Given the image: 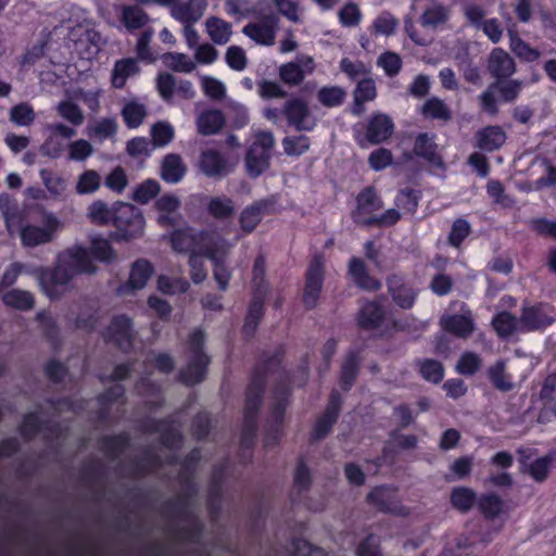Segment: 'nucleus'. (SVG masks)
Masks as SVG:
<instances>
[{
  "label": "nucleus",
  "instance_id": "64",
  "mask_svg": "<svg viewBox=\"0 0 556 556\" xmlns=\"http://www.w3.org/2000/svg\"><path fill=\"white\" fill-rule=\"evenodd\" d=\"M39 175L45 187L53 197H61L65 192L66 182L61 176L47 168L40 169Z\"/></svg>",
  "mask_w": 556,
  "mask_h": 556
},
{
  "label": "nucleus",
  "instance_id": "17",
  "mask_svg": "<svg viewBox=\"0 0 556 556\" xmlns=\"http://www.w3.org/2000/svg\"><path fill=\"white\" fill-rule=\"evenodd\" d=\"M486 70L494 77L495 81H504L506 77L515 74L517 63L511 54L503 50V48H493L488 58Z\"/></svg>",
  "mask_w": 556,
  "mask_h": 556
},
{
  "label": "nucleus",
  "instance_id": "1",
  "mask_svg": "<svg viewBox=\"0 0 556 556\" xmlns=\"http://www.w3.org/2000/svg\"><path fill=\"white\" fill-rule=\"evenodd\" d=\"M201 460V450L193 447L180 462L179 481L185 488V492L176 500L167 501L163 504L164 510L182 519L193 520L188 527L179 528L176 531L178 539L187 542H198L203 535L204 527L202 522L195 519L189 511L191 500L197 495L198 489L193 480L194 471Z\"/></svg>",
  "mask_w": 556,
  "mask_h": 556
},
{
  "label": "nucleus",
  "instance_id": "28",
  "mask_svg": "<svg viewBox=\"0 0 556 556\" xmlns=\"http://www.w3.org/2000/svg\"><path fill=\"white\" fill-rule=\"evenodd\" d=\"M413 152L416 156H421L427 160V162H430V164H433V166H439V168H443L444 166V161L441 155H439L434 137H431L428 132H421L416 137Z\"/></svg>",
  "mask_w": 556,
  "mask_h": 556
},
{
  "label": "nucleus",
  "instance_id": "20",
  "mask_svg": "<svg viewBox=\"0 0 556 556\" xmlns=\"http://www.w3.org/2000/svg\"><path fill=\"white\" fill-rule=\"evenodd\" d=\"M199 167L210 178H222L230 173L229 162L225 154L214 149L201 152Z\"/></svg>",
  "mask_w": 556,
  "mask_h": 556
},
{
  "label": "nucleus",
  "instance_id": "2",
  "mask_svg": "<svg viewBox=\"0 0 556 556\" xmlns=\"http://www.w3.org/2000/svg\"><path fill=\"white\" fill-rule=\"evenodd\" d=\"M278 367V352L258 361L252 369L245 391L243 407V425L240 435V445L243 448H252L255 443L258 424L257 418L263 404L264 393L269 374Z\"/></svg>",
  "mask_w": 556,
  "mask_h": 556
},
{
  "label": "nucleus",
  "instance_id": "52",
  "mask_svg": "<svg viewBox=\"0 0 556 556\" xmlns=\"http://www.w3.org/2000/svg\"><path fill=\"white\" fill-rule=\"evenodd\" d=\"M203 14V8L192 2L180 3L174 7L172 15L184 25L197 23Z\"/></svg>",
  "mask_w": 556,
  "mask_h": 556
},
{
  "label": "nucleus",
  "instance_id": "40",
  "mask_svg": "<svg viewBox=\"0 0 556 556\" xmlns=\"http://www.w3.org/2000/svg\"><path fill=\"white\" fill-rule=\"evenodd\" d=\"M140 67L137 60L132 58H125L117 60L112 71V86L117 89H123L129 77L139 73Z\"/></svg>",
  "mask_w": 556,
  "mask_h": 556
},
{
  "label": "nucleus",
  "instance_id": "48",
  "mask_svg": "<svg viewBox=\"0 0 556 556\" xmlns=\"http://www.w3.org/2000/svg\"><path fill=\"white\" fill-rule=\"evenodd\" d=\"M478 495L470 486H454L451 492V503L455 509L470 510L477 503Z\"/></svg>",
  "mask_w": 556,
  "mask_h": 556
},
{
  "label": "nucleus",
  "instance_id": "57",
  "mask_svg": "<svg viewBox=\"0 0 556 556\" xmlns=\"http://www.w3.org/2000/svg\"><path fill=\"white\" fill-rule=\"evenodd\" d=\"M91 258L111 264L116 258V253L109 240L104 238H96L91 241L89 251Z\"/></svg>",
  "mask_w": 556,
  "mask_h": 556
},
{
  "label": "nucleus",
  "instance_id": "45",
  "mask_svg": "<svg viewBox=\"0 0 556 556\" xmlns=\"http://www.w3.org/2000/svg\"><path fill=\"white\" fill-rule=\"evenodd\" d=\"M211 40L216 45H225L231 37V25L216 16H211L205 23Z\"/></svg>",
  "mask_w": 556,
  "mask_h": 556
},
{
  "label": "nucleus",
  "instance_id": "55",
  "mask_svg": "<svg viewBox=\"0 0 556 556\" xmlns=\"http://www.w3.org/2000/svg\"><path fill=\"white\" fill-rule=\"evenodd\" d=\"M266 4L265 0L258 1L253 7H250L247 0H226L225 11L230 16H257V10Z\"/></svg>",
  "mask_w": 556,
  "mask_h": 556
},
{
  "label": "nucleus",
  "instance_id": "29",
  "mask_svg": "<svg viewBox=\"0 0 556 556\" xmlns=\"http://www.w3.org/2000/svg\"><path fill=\"white\" fill-rule=\"evenodd\" d=\"M348 270L352 281L361 288H365V290H379L381 288V282L379 279L371 277L362 258H357V256L350 258Z\"/></svg>",
  "mask_w": 556,
  "mask_h": 556
},
{
  "label": "nucleus",
  "instance_id": "46",
  "mask_svg": "<svg viewBox=\"0 0 556 556\" xmlns=\"http://www.w3.org/2000/svg\"><path fill=\"white\" fill-rule=\"evenodd\" d=\"M207 213L217 220H226L235 214V203L228 197H212L206 206Z\"/></svg>",
  "mask_w": 556,
  "mask_h": 556
},
{
  "label": "nucleus",
  "instance_id": "33",
  "mask_svg": "<svg viewBox=\"0 0 556 556\" xmlns=\"http://www.w3.org/2000/svg\"><path fill=\"white\" fill-rule=\"evenodd\" d=\"M131 438L126 431L103 435L99 439V448L108 457L115 459L130 447Z\"/></svg>",
  "mask_w": 556,
  "mask_h": 556
},
{
  "label": "nucleus",
  "instance_id": "42",
  "mask_svg": "<svg viewBox=\"0 0 556 556\" xmlns=\"http://www.w3.org/2000/svg\"><path fill=\"white\" fill-rule=\"evenodd\" d=\"M2 302L5 306L27 312L35 306V296L30 291L22 289H11L2 295Z\"/></svg>",
  "mask_w": 556,
  "mask_h": 556
},
{
  "label": "nucleus",
  "instance_id": "62",
  "mask_svg": "<svg viewBox=\"0 0 556 556\" xmlns=\"http://www.w3.org/2000/svg\"><path fill=\"white\" fill-rule=\"evenodd\" d=\"M554 459H556V452H551L549 454H545V456H541V458L533 460L529 467V472L532 478L538 482L546 480Z\"/></svg>",
  "mask_w": 556,
  "mask_h": 556
},
{
  "label": "nucleus",
  "instance_id": "50",
  "mask_svg": "<svg viewBox=\"0 0 556 556\" xmlns=\"http://www.w3.org/2000/svg\"><path fill=\"white\" fill-rule=\"evenodd\" d=\"M509 48L520 60L535 61L541 58L540 50L532 48L522 37L517 36L514 31H509Z\"/></svg>",
  "mask_w": 556,
  "mask_h": 556
},
{
  "label": "nucleus",
  "instance_id": "47",
  "mask_svg": "<svg viewBox=\"0 0 556 556\" xmlns=\"http://www.w3.org/2000/svg\"><path fill=\"white\" fill-rule=\"evenodd\" d=\"M115 203L109 206L104 201L97 200L88 207V217L92 224L105 226L113 223Z\"/></svg>",
  "mask_w": 556,
  "mask_h": 556
},
{
  "label": "nucleus",
  "instance_id": "18",
  "mask_svg": "<svg viewBox=\"0 0 556 556\" xmlns=\"http://www.w3.org/2000/svg\"><path fill=\"white\" fill-rule=\"evenodd\" d=\"M203 254L213 263V276L220 291H226L231 279V273L226 266L224 240L216 245L206 247Z\"/></svg>",
  "mask_w": 556,
  "mask_h": 556
},
{
  "label": "nucleus",
  "instance_id": "53",
  "mask_svg": "<svg viewBox=\"0 0 556 556\" xmlns=\"http://www.w3.org/2000/svg\"><path fill=\"white\" fill-rule=\"evenodd\" d=\"M359 371V357L357 353H349L341 365L340 383L343 389L353 386Z\"/></svg>",
  "mask_w": 556,
  "mask_h": 556
},
{
  "label": "nucleus",
  "instance_id": "5",
  "mask_svg": "<svg viewBox=\"0 0 556 556\" xmlns=\"http://www.w3.org/2000/svg\"><path fill=\"white\" fill-rule=\"evenodd\" d=\"M169 242L174 251L190 255L195 251H200L203 254L206 247L220 243L222 238L208 230H195L190 226H186L174 229L169 235Z\"/></svg>",
  "mask_w": 556,
  "mask_h": 556
},
{
  "label": "nucleus",
  "instance_id": "4",
  "mask_svg": "<svg viewBox=\"0 0 556 556\" xmlns=\"http://www.w3.org/2000/svg\"><path fill=\"white\" fill-rule=\"evenodd\" d=\"M115 231L112 237L116 241H129L143 233L144 217L141 211L130 203L115 202L113 223Z\"/></svg>",
  "mask_w": 556,
  "mask_h": 556
},
{
  "label": "nucleus",
  "instance_id": "23",
  "mask_svg": "<svg viewBox=\"0 0 556 556\" xmlns=\"http://www.w3.org/2000/svg\"><path fill=\"white\" fill-rule=\"evenodd\" d=\"M0 212L8 233L13 237L16 233V226L25 220V212L20 210L16 200L8 193L0 194Z\"/></svg>",
  "mask_w": 556,
  "mask_h": 556
},
{
  "label": "nucleus",
  "instance_id": "16",
  "mask_svg": "<svg viewBox=\"0 0 556 556\" xmlns=\"http://www.w3.org/2000/svg\"><path fill=\"white\" fill-rule=\"evenodd\" d=\"M315 67L314 59L307 54H299L294 60L280 66V79L289 86H299Z\"/></svg>",
  "mask_w": 556,
  "mask_h": 556
},
{
  "label": "nucleus",
  "instance_id": "44",
  "mask_svg": "<svg viewBox=\"0 0 556 556\" xmlns=\"http://www.w3.org/2000/svg\"><path fill=\"white\" fill-rule=\"evenodd\" d=\"M252 296L266 298L268 293V282L266 280V261L263 255L256 256L252 270Z\"/></svg>",
  "mask_w": 556,
  "mask_h": 556
},
{
  "label": "nucleus",
  "instance_id": "63",
  "mask_svg": "<svg viewBox=\"0 0 556 556\" xmlns=\"http://www.w3.org/2000/svg\"><path fill=\"white\" fill-rule=\"evenodd\" d=\"M161 190L160 184L154 179H147L134 191L132 200L140 204H147L154 199Z\"/></svg>",
  "mask_w": 556,
  "mask_h": 556
},
{
  "label": "nucleus",
  "instance_id": "59",
  "mask_svg": "<svg viewBox=\"0 0 556 556\" xmlns=\"http://www.w3.org/2000/svg\"><path fill=\"white\" fill-rule=\"evenodd\" d=\"M399 26V18L394 17L389 11H383L371 23V31L374 35H394Z\"/></svg>",
  "mask_w": 556,
  "mask_h": 556
},
{
  "label": "nucleus",
  "instance_id": "6",
  "mask_svg": "<svg viewBox=\"0 0 556 556\" xmlns=\"http://www.w3.org/2000/svg\"><path fill=\"white\" fill-rule=\"evenodd\" d=\"M31 275L37 279L42 293L51 301L59 300L63 295V288L73 279L58 258L52 267L38 266L31 270Z\"/></svg>",
  "mask_w": 556,
  "mask_h": 556
},
{
  "label": "nucleus",
  "instance_id": "60",
  "mask_svg": "<svg viewBox=\"0 0 556 556\" xmlns=\"http://www.w3.org/2000/svg\"><path fill=\"white\" fill-rule=\"evenodd\" d=\"M101 186V176L94 169H86L77 179L76 192L78 194H90L96 192Z\"/></svg>",
  "mask_w": 556,
  "mask_h": 556
},
{
  "label": "nucleus",
  "instance_id": "11",
  "mask_svg": "<svg viewBox=\"0 0 556 556\" xmlns=\"http://www.w3.org/2000/svg\"><path fill=\"white\" fill-rule=\"evenodd\" d=\"M134 323L126 314L112 317L110 325L103 332L105 342L113 343L123 352H129L134 345Z\"/></svg>",
  "mask_w": 556,
  "mask_h": 556
},
{
  "label": "nucleus",
  "instance_id": "19",
  "mask_svg": "<svg viewBox=\"0 0 556 556\" xmlns=\"http://www.w3.org/2000/svg\"><path fill=\"white\" fill-rule=\"evenodd\" d=\"M367 501L377 509L389 510V513H407V509L397 501V491L395 486L379 485L374 486L367 495Z\"/></svg>",
  "mask_w": 556,
  "mask_h": 556
},
{
  "label": "nucleus",
  "instance_id": "31",
  "mask_svg": "<svg viewBox=\"0 0 556 556\" xmlns=\"http://www.w3.org/2000/svg\"><path fill=\"white\" fill-rule=\"evenodd\" d=\"M283 113L289 123H292L298 129H307L309 127V108L305 99H288L283 105Z\"/></svg>",
  "mask_w": 556,
  "mask_h": 556
},
{
  "label": "nucleus",
  "instance_id": "25",
  "mask_svg": "<svg viewBox=\"0 0 556 556\" xmlns=\"http://www.w3.org/2000/svg\"><path fill=\"white\" fill-rule=\"evenodd\" d=\"M195 124L200 135L212 136L223 129L226 118L222 110L206 109L198 114Z\"/></svg>",
  "mask_w": 556,
  "mask_h": 556
},
{
  "label": "nucleus",
  "instance_id": "27",
  "mask_svg": "<svg viewBox=\"0 0 556 556\" xmlns=\"http://www.w3.org/2000/svg\"><path fill=\"white\" fill-rule=\"evenodd\" d=\"M394 129V122L388 114H374L370 117L366 137L371 143H380V141L391 138Z\"/></svg>",
  "mask_w": 556,
  "mask_h": 556
},
{
  "label": "nucleus",
  "instance_id": "32",
  "mask_svg": "<svg viewBox=\"0 0 556 556\" xmlns=\"http://www.w3.org/2000/svg\"><path fill=\"white\" fill-rule=\"evenodd\" d=\"M224 471L215 468L210 482L206 506L208 515L212 519L217 518L222 511Z\"/></svg>",
  "mask_w": 556,
  "mask_h": 556
},
{
  "label": "nucleus",
  "instance_id": "21",
  "mask_svg": "<svg viewBox=\"0 0 556 556\" xmlns=\"http://www.w3.org/2000/svg\"><path fill=\"white\" fill-rule=\"evenodd\" d=\"M154 273V267L150 261L138 258L130 267L128 280L118 288L119 293H128L141 290Z\"/></svg>",
  "mask_w": 556,
  "mask_h": 556
},
{
  "label": "nucleus",
  "instance_id": "36",
  "mask_svg": "<svg viewBox=\"0 0 556 556\" xmlns=\"http://www.w3.org/2000/svg\"><path fill=\"white\" fill-rule=\"evenodd\" d=\"M267 208V202L256 201L244 207L239 217V225L244 233H251L261 223Z\"/></svg>",
  "mask_w": 556,
  "mask_h": 556
},
{
  "label": "nucleus",
  "instance_id": "35",
  "mask_svg": "<svg viewBox=\"0 0 556 556\" xmlns=\"http://www.w3.org/2000/svg\"><path fill=\"white\" fill-rule=\"evenodd\" d=\"M371 68H369L368 75L361 76L356 88L354 89V108L353 113H363L364 102L366 100H372L377 97V86L370 76Z\"/></svg>",
  "mask_w": 556,
  "mask_h": 556
},
{
  "label": "nucleus",
  "instance_id": "7",
  "mask_svg": "<svg viewBox=\"0 0 556 556\" xmlns=\"http://www.w3.org/2000/svg\"><path fill=\"white\" fill-rule=\"evenodd\" d=\"M274 143L270 131H260L254 136L245 154L247 173L251 178L258 177L268 168Z\"/></svg>",
  "mask_w": 556,
  "mask_h": 556
},
{
  "label": "nucleus",
  "instance_id": "15",
  "mask_svg": "<svg viewBox=\"0 0 556 556\" xmlns=\"http://www.w3.org/2000/svg\"><path fill=\"white\" fill-rule=\"evenodd\" d=\"M210 364V355H190L187 364L179 369L177 380L187 387L200 384L206 379Z\"/></svg>",
  "mask_w": 556,
  "mask_h": 556
},
{
  "label": "nucleus",
  "instance_id": "13",
  "mask_svg": "<svg viewBox=\"0 0 556 556\" xmlns=\"http://www.w3.org/2000/svg\"><path fill=\"white\" fill-rule=\"evenodd\" d=\"M324 279L325 261L320 254H316L306 269L303 289V303L307 308L316 305L323 289Z\"/></svg>",
  "mask_w": 556,
  "mask_h": 556
},
{
  "label": "nucleus",
  "instance_id": "39",
  "mask_svg": "<svg viewBox=\"0 0 556 556\" xmlns=\"http://www.w3.org/2000/svg\"><path fill=\"white\" fill-rule=\"evenodd\" d=\"M186 175V166L178 154H167L161 165V177L165 182L177 184Z\"/></svg>",
  "mask_w": 556,
  "mask_h": 556
},
{
  "label": "nucleus",
  "instance_id": "43",
  "mask_svg": "<svg viewBox=\"0 0 556 556\" xmlns=\"http://www.w3.org/2000/svg\"><path fill=\"white\" fill-rule=\"evenodd\" d=\"M451 16L448 7L442 4V2H433L430 7H427L422 12L419 21L422 26L428 28H438L440 24H445Z\"/></svg>",
  "mask_w": 556,
  "mask_h": 556
},
{
  "label": "nucleus",
  "instance_id": "22",
  "mask_svg": "<svg viewBox=\"0 0 556 556\" xmlns=\"http://www.w3.org/2000/svg\"><path fill=\"white\" fill-rule=\"evenodd\" d=\"M387 283L394 303L403 308H409V306L414 305L417 291L401 275H391L387 279Z\"/></svg>",
  "mask_w": 556,
  "mask_h": 556
},
{
  "label": "nucleus",
  "instance_id": "56",
  "mask_svg": "<svg viewBox=\"0 0 556 556\" xmlns=\"http://www.w3.org/2000/svg\"><path fill=\"white\" fill-rule=\"evenodd\" d=\"M147 115L146 106L138 102H128L122 110V116L126 126L130 129L139 127Z\"/></svg>",
  "mask_w": 556,
  "mask_h": 556
},
{
  "label": "nucleus",
  "instance_id": "10",
  "mask_svg": "<svg viewBox=\"0 0 556 556\" xmlns=\"http://www.w3.org/2000/svg\"><path fill=\"white\" fill-rule=\"evenodd\" d=\"M264 7L257 10V16L261 17L258 22L247 24L242 33L263 46H273L276 39V28L278 26V14L274 12L265 13Z\"/></svg>",
  "mask_w": 556,
  "mask_h": 556
},
{
  "label": "nucleus",
  "instance_id": "34",
  "mask_svg": "<svg viewBox=\"0 0 556 556\" xmlns=\"http://www.w3.org/2000/svg\"><path fill=\"white\" fill-rule=\"evenodd\" d=\"M119 21L128 31L144 28L150 21L149 14L138 4L123 5Z\"/></svg>",
  "mask_w": 556,
  "mask_h": 556
},
{
  "label": "nucleus",
  "instance_id": "54",
  "mask_svg": "<svg viewBox=\"0 0 556 556\" xmlns=\"http://www.w3.org/2000/svg\"><path fill=\"white\" fill-rule=\"evenodd\" d=\"M43 429V420L39 417L38 413L30 412L23 416L22 422L18 427V433L26 440H33Z\"/></svg>",
  "mask_w": 556,
  "mask_h": 556
},
{
  "label": "nucleus",
  "instance_id": "41",
  "mask_svg": "<svg viewBox=\"0 0 556 556\" xmlns=\"http://www.w3.org/2000/svg\"><path fill=\"white\" fill-rule=\"evenodd\" d=\"M442 324L447 331H452L460 338H468L475 331V320L470 312L466 314H452L442 319Z\"/></svg>",
  "mask_w": 556,
  "mask_h": 556
},
{
  "label": "nucleus",
  "instance_id": "49",
  "mask_svg": "<svg viewBox=\"0 0 556 556\" xmlns=\"http://www.w3.org/2000/svg\"><path fill=\"white\" fill-rule=\"evenodd\" d=\"M492 325L501 338L513 336L516 329H520V318H516L510 312H498L492 319Z\"/></svg>",
  "mask_w": 556,
  "mask_h": 556
},
{
  "label": "nucleus",
  "instance_id": "30",
  "mask_svg": "<svg viewBox=\"0 0 556 556\" xmlns=\"http://www.w3.org/2000/svg\"><path fill=\"white\" fill-rule=\"evenodd\" d=\"M162 459L159 454L147 447L139 459L130 463L129 471L126 475L131 478H143L154 470L161 468Z\"/></svg>",
  "mask_w": 556,
  "mask_h": 556
},
{
  "label": "nucleus",
  "instance_id": "26",
  "mask_svg": "<svg viewBox=\"0 0 556 556\" xmlns=\"http://www.w3.org/2000/svg\"><path fill=\"white\" fill-rule=\"evenodd\" d=\"M554 318L546 312L543 304L523 305L520 314V329H540L544 325L553 324Z\"/></svg>",
  "mask_w": 556,
  "mask_h": 556
},
{
  "label": "nucleus",
  "instance_id": "24",
  "mask_svg": "<svg viewBox=\"0 0 556 556\" xmlns=\"http://www.w3.org/2000/svg\"><path fill=\"white\" fill-rule=\"evenodd\" d=\"M266 298L252 296L244 317L241 333L244 340L249 341L254 338L257 328L264 317V303Z\"/></svg>",
  "mask_w": 556,
  "mask_h": 556
},
{
  "label": "nucleus",
  "instance_id": "12",
  "mask_svg": "<svg viewBox=\"0 0 556 556\" xmlns=\"http://www.w3.org/2000/svg\"><path fill=\"white\" fill-rule=\"evenodd\" d=\"M58 260L67 269L72 278L79 274H93L97 270L89 250L81 245L66 249L58 255Z\"/></svg>",
  "mask_w": 556,
  "mask_h": 556
},
{
  "label": "nucleus",
  "instance_id": "58",
  "mask_svg": "<svg viewBox=\"0 0 556 556\" xmlns=\"http://www.w3.org/2000/svg\"><path fill=\"white\" fill-rule=\"evenodd\" d=\"M157 290L163 294L174 295L188 291L190 285L184 278H172L166 275H160L156 281Z\"/></svg>",
  "mask_w": 556,
  "mask_h": 556
},
{
  "label": "nucleus",
  "instance_id": "14",
  "mask_svg": "<svg viewBox=\"0 0 556 556\" xmlns=\"http://www.w3.org/2000/svg\"><path fill=\"white\" fill-rule=\"evenodd\" d=\"M342 406V397L338 390H332L329 395L328 404L325 412L317 418L313 428L312 438L315 441H320L329 434L333 425L339 418Z\"/></svg>",
  "mask_w": 556,
  "mask_h": 556
},
{
  "label": "nucleus",
  "instance_id": "51",
  "mask_svg": "<svg viewBox=\"0 0 556 556\" xmlns=\"http://www.w3.org/2000/svg\"><path fill=\"white\" fill-rule=\"evenodd\" d=\"M384 316L383 307L377 302H368L362 305L358 313V324L362 327H377Z\"/></svg>",
  "mask_w": 556,
  "mask_h": 556
},
{
  "label": "nucleus",
  "instance_id": "8",
  "mask_svg": "<svg viewBox=\"0 0 556 556\" xmlns=\"http://www.w3.org/2000/svg\"><path fill=\"white\" fill-rule=\"evenodd\" d=\"M357 206L352 212V218L354 223L364 224L365 226H371L376 224L379 226L378 210H381L383 200L374 186H367L358 193L356 198Z\"/></svg>",
  "mask_w": 556,
  "mask_h": 556
},
{
  "label": "nucleus",
  "instance_id": "9",
  "mask_svg": "<svg viewBox=\"0 0 556 556\" xmlns=\"http://www.w3.org/2000/svg\"><path fill=\"white\" fill-rule=\"evenodd\" d=\"M172 416L165 418H148L141 425L146 433H160V443L168 450H179L184 443L181 431L175 427Z\"/></svg>",
  "mask_w": 556,
  "mask_h": 556
},
{
  "label": "nucleus",
  "instance_id": "38",
  "mask_svg": "<svg viewBox=\"0 0 556 556\" xmlns=\"http://www.w3.org/2000/svg\"><path fill=\"white\" fill-rule=\"evenodd\" d=\"M486 376L495 389L511 391L515 387L511 374L507 371V362L498 359L486 368Z\"/></svg>",
  "mask_w": 556,
  "mask_h": 556
},
{
  "label": "nucleus",
  "instance_id": "37",
  "mask_svg": "<svg viewBox=\"0 0 556 556\" xmlns=\"http://www.w3.org/2000/svg\"><path fill=\"white\" fill-rule=\"evenodd\" d=\"M477 144L481 150H497L507 140L502 126H484L476 134Z\"/></svg>",
  "mask_w": 556,
  "mask_h": 556
},
{
  "label": "nucleus",
  "instance_id": "61",
  "mask_svg": "<svg viewBox=\"0 0 556 556\" xmlns=\"http://www.w3.org/2000/svg\"><path fill=\"white\" fill-rule=\"evenodd\" d=\"M36 321L38 323L39 328L42 331L45 338L54 342L59 340L60 337V328L56 320L51 316V314L47 311H40L36 315Z\"/></svg>",
  "mask_w": 556,
  "mask_h": 556
},
{
  "label": "nucleus",
  "instance_id": "3",
  "mask_svg": "<svg viewBox=\"0 0 556 556\" xmlns=\"http://www.w3.org/2000/svg\"><path fill=\"white\" fill-rule=\"evenodd\" d=\"M37 212L39 218L36 222L40 225L25 219L16 226V233L20 235L21 244L24 248H36L52 242L63 227L61 220L52 212L42 206H37Z\"/></svg>",
  "mask_w": 556,
  "mask_h": 556
}]
</instances>
